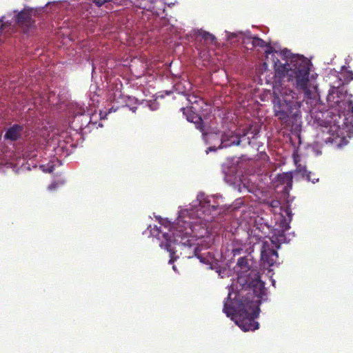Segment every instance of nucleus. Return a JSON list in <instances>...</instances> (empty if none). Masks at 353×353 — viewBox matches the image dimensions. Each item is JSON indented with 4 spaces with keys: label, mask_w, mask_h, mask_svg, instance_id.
I'll list each match as a JSON object with an SVG mask.
<instances>
[{
    "label": "nucleus",
    "mask_w": 353,
    "mask_h": 353,
    "mask_svg": "<svg viewBox=\"0 0 353 353\" xmlns=\"http://www.w3.org/2000/svg\"><path fill=\"white\" fill-rule=\"evenodd\" d=\"M239 296L236 300V323L244 332L254 331L259 326L254 319L259 315L261 296L250 287L243 288Z\"/></svg>",
    "instance_id": "obj_1"
},
{
    "label": "nucleus",
    "mask_w": 353,
    "mask_h": 353,
    "mask_svg": "<svg viewBox=\"0 0 353 353\" xmlns=\"http://www.w3.org/2000/svg\"><path fill=\"white\" fill-rule=\"evenodd\" d=\"M294 69L290 68L289 64L281 63L277 59L274 60V70L280 77L288 76L295 79L296 87L303 91L307 99L316 97V87L309 81L310 68L306 60L299 59L292 61Z\"/></svg>",
    "instance_id": "obj_2"
},
{
    "label": "nucleus",
    "mask_w": 353,
    "mask_h": 353,
    "mask_svg": "<svg viewBox=\"0 0 353 353\" xmlns=\"http://www.w3.org/2000/svg\"><path fill=\"white\" fill-rule=\"evenodd\" d=\"M301 106L302 102L297 101L296 93L291 90H285L282 93V99L276 97L274 100V114L283 123L300 119Z\"/></svg>",
    "instance_id": "obj_3"
},
{
    "label": "nucleus",
    "mask_w": 353,
    "mask_h": 353,
    "mask_svg": "<svg viewBox=\"0 0 353 353\" xmlns=\"http://www.w3.org/2000/svg\"><path fill=\"white\" fill-rule=\"evenodd\" d=\"M176 225V231L172 232L173 236H171L168 233L163 234V236L165 242H162L161 243V247L166 250L170 254L171 259L169 261L170 263H172L174 261L173 255L174 254L175 251L172 248V244L176 241V237L181 236L183 238V236H188L189 235H192L194 232L192 224L190 223H185L181 218L178 219Z\"/></svg>",
    "instance_id": "obj_4"
},
{
    "label": "nucleus",
    "mask_w": 353,
    "mask_h": 353,
    "mask_svg": "<svg viewBox=\"0 0 353 353\" xmlns=\"http://www.w3.org/2000/svg\"><path fill=\"white\" fill-rule=\"evenodd\" d=\"M274 248H279L274 241L270 239L263 243L261 249V259L269 266H272L276 261L278 254Z\"/></svg>",
    "instance_id": "obj_5"
},
{
    "label": "nucleus",
    "mask_w": 353,
    "mask_h": 353,
    "mask_svg": "<svg viewBox=\"0 0 353 353\" xmlns=\"http://www.w3.org/2000/svg\"><path fill=\"white\" fill-rule=\"evenodd\" d=\"M192 108H194V107L183 108L182 110L183 114L186 116V119L188 121L195 123L196 128L199 130L203 131L204 128L202 123L201 117L196 112H194L192 110Z\"/></svg>",
    "instance_id": "obj_6"
},
{
    "label": "nucleus",
    "mask_w": 353,
    "mask_h": 353,
    "mask_svg": "<svg viewBox=\"0 0 353 353\" xmlns=\"http://www.w3.org/2000/svg\"><path fill=\"white\" fill-rule=\"evenodd\" d=\"M241 143V140L239 137L236 135L233 132L229 131L225 132L221 139V147L226 148L230 147L234 145H239Z\"/></svg>",
    "instance_id": "obj_7"
},
{
    "label": "nucleus",
    "mask_w": 353,
    "mask_h": 353,
    "mask_svg": "<svg viewBox=\"0 0 353 353\" xmlns=\"http://www.w3.org/2000/svg\"><path fill=\"white\" fill-rule=\"evenodd\" d=\"M16 21L19 26L27 28L30 27L33 23L30 14L27 11L19 13L17 16Z\"/></svg>",
    "instance_id": "obj_8"
},
{
    "label": "nucleus",
    "mask_w": 353,
    "mask_h": 353,
    "mask_svg": "<svg viewBox=\"0 0 353 353\" xmlns=\"http://www.w3.org/2000/svg\"><path fill=\"white\" fill-rule=\"evenodd\" d=\"M21 131L22 128L15 125L8 130L5 134V138L11 141H15L21 136Z\"/></svg>",
    "instance_id": "obj_9"
},
{
    "label": "nucleus",
    "mask_w": 353,
    "mask_h": 353,
    "mask_svg": "<svg viewBox=\"0 0 353 353\" xmlns=\"http://www.w3.org/2000/svg\"><path fill=\"white\" fill-rule=\"evenodd\" d=\"M279 181L283 183H285L288 185H291L292 182V175L291 173H283L279 176Z\"/></svg>",
    "instance_id": "obj_10"
},
{
    "label": "nucleus",
    "mask_w": 353,
    "mask_h": 353,
    "mask_svg": "<svg viewBox=\"0 0 353 353\" xmlns=\"http://www.w3.org/2000/svg\"><path fill=\"white\" fill-rule=\"evenodd\" d=\"M252 43L254 47H264L266 46V43L261 39L254 37L252 38Z\"/></svg>",
    "instance_id": "obj_11"
},
{
    "label": "nucleus",
    "mask_w": 353,
    "mask_h": 353,
    "mask_svg": "<svg viewBox=\"0 0 353 353\" xmlns=\"http://www.w3.org/2000/svg\"><path fill=\"white\" fill-rule=\"evenodd\" d=\"M202 37L205 40V41H213L214 40V37L208 33V32H203V34H202Z\"/></svg>",
    "instance_id": "obj_12"
},
{
    "label": "nucleus",
    "mask_w": 353,
    "mask_h": 353,
    "mask_svg": "<svg viewBox=\"0 0 353 353\" xmlns=\"http://www.w3.org/2000/svg\"><path fill=\"white\" fill-rule=\"evenodd\" d=\"M223 312L227 314V316H230L232 314L233 310L232 308L228 307L225 303L223 307Z\"/></svg>",
    "instance_id": "obj_13"
},
{
    "label": "nucleus",
    "mask_w": 353,
    "mask_h": 353,
    "mask_svg": "<svg viewBox=\"0 0 353 353\" xmlns=\"http://www.w3.org/2000/svg\"><path fill=\"white\" fill-rule=\"evenodd\" d=\"M57 184L53 183L51 185H49L48 189L50 190H52L56 188Z\"/></svg>",
    "instance_id": "obj_14"
},
{
    "label": "nucleus",
    "mask_w": 353,
    "mask_h": 353,
    "mask_svg": "<svg viewBox=\"0 0 353 353\" xmlns=\"http://www.w3.org/2000/svg\"><path fill=\"white\" fill-rule=\"evenodd\" d=\"M271 53H272V51H270V50H267V51H266V57H267V59H268V58H269V57H268V54H271Z\"/></svg>",
    "instance_id": "obj_15"
},
{
    "label": "nucleus",
    "mask_w": 353,
    "mask_h": 353,
    "mask_svg": "<svg viewBox=\"0 0 353 353\" xmlns=\"http://www.w3.org/2000/svg\"><path fill=\"white\" fill-rule=\"evenodd\" d=\"M276 54H277V52H274L272 54V57H274Z\"/></svg>",
    "instance_id": "obj_16"
},
{
    "label": "nucleus",
    "mask_w": 353,
    "mask_h": 353,
    "mask_svg": "<svg viewBox=\"0 0 353 353\" xmlns=\"http://www.w3.org/2000/svg\"><path fill=\"white\" fill-rule=\"evenodd\" d=\"M350 79H351V80L353 79V74L352 73H351V78Z\"/></svg>",
    "instance_id": "obj_17"
},
{
    "label": "nucleus",
    "mask_w": 353,
    "mask_h": 353,
    "mask_svg": "<svg viewBox=\"0 0 353 353\" xmlns=\"http://www.w3.org/2000/svg\"><path fill=\"white\" fill-rule=\"evenodd\" d=\"M352 112H353V106L352 107Z\"/></svg>",
    "instance_id": "obj_18"
}]
</instances>
